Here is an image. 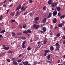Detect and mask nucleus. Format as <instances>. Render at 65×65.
<instances>
[{
	"label": "nucleus",
	"instance_id": "1",
	"mask_svg": "<svg viewBox=\"0 0 65 65\" xmlns=\"http://www.w3.org/2000/svg\"><path fill=\"white\" fill-rule=\"evenodd\" d=\"M33 27V28H35V29H37L39 28L40 26L39 25H37V24H35L34 25Z\"/></svg>",
	"mask_w": 65,
	"mask_h": 65
},
{
	"label": "nucleus",
	"instance_id": "2",
	"mask_svg": "<svg viewBox=\"0 0 65 65\" xmlns=\"http://www.w3.org/2000/svg\"><path fill=\"white\" fill-rule=\"evenodd\" d=\"M27 6H26V7H25L24 8V6H22L21 8V10H23L22 11H24L27 8Z\"/></svg>",
	"mask_w": 65,
	"mask_h": 65
},
{
	"label": "nucleus",
	"instance_id": "3",
	"mask_svg": "<svg viewBox=\"0 0 65 65\" xmlns=\"http://www.w3.org/2000/svg\"><path fill=\"white\" fill-rule=\"evenodd\" d=\"M57 5V3H53L51 5V6L52 7H55L56 6V5Z\"/></svg>",
	"mask_w": 65,
	"mask_h": 65
},
{
	"label": "nucleus",
	"instance_id": "4",
	"mask_svg": "<svg viewBox=\"0 0 65 65\" xmlns=\"http://www.w3.org/2000/svg\"><path fill=\"white\" fill-rule=\"evenodd\" d=\"M52 14L54 16H55L57 15V10H55L53 12Z\"/></svg>",
	"mask_w": 65,
	"mask_h": 65
},
{
	"label": "nucleus",
	"instance_id": "5",
	"mask_svg": "<svg viewBox=\"0 0 65 65\" xmlns=\"http://www.w3.org/2000/svg\"><path fill=\"white\" fill-rule=\"evenodd\" d=\"M21 8V5H20L19 6H18L16 8V10L17 11L19 10V9Z\"/></svg>",
	"mask_w": 65,
	"mask_h": 65
},
{
	"label": "nucleus",
	"instance_id": "6",
	"mask_svg": "<svg viewBox=\"0 0 65 65\" xmlns=\"http://www.w3.org/2000/svg\"><path fill=\"white\" fill-rule=\"evenodd\" d=\"M57 9L58 11H60V10H61V8L60 7H56L55 8V10H57Z\"/></svg>",
	"mask_w": 65,
	"mask_h": 65
},
{
	"label": "nucleus",
	"instance_id": "7",
	"mask_svg": "<svg viewBox=\"0 0 65 65\" xmlns=\"http://www.w3.org/2000/svg\"><path fill=\"white\" fill-rule=\"evenodd\" d=\"M3 49V50H5L7 51V50H8L9 49V48L8 47H4Z\"/></svg>",
	"mask_w": 65,
	"mask_h": 65
},
{
	"label": "nucleus",
	"instance_id": "8",
	"mask_svg": "<svg viewBox=\"0 0 65 65\" xmlns=\"http://www.w3.org/2000/svg\"><path fill=\"white\" fill-rule=\"evenodd\" d=\"M46 18H44L42 21L43 23H46Z\"/></svg>",
	"mask_w": 65,
	"mask_h": 65
},
{
	"label": "nucleus",
	"instance_id": "9",
	"mask_svg": "<svg viewBox=\"0 0 65 65\" xmlns=\"http://www.w3.org/2000/svg\"><path fill=\"white\" fill-rule=\"evenodd\" d=\"M52 0H49L48 3V4L49 5H51L52 4Z\"/></svg>",
	"mask_w": 65,
	"mask_h": 65
},
{
	"label": "nucleus",
	"instance_id": "10",
	"mask_svg": "<svg viewBox=\"0 0 65 65\" xmlns=\"http://www.w3.org/2000/svg\"><path fill=\"white\" fill-rule=\"evenodd\" d=\"M23 64L24 65H27L28 64V61H24L23 62Z\"/></svg>",
	"mask_w": 65,
	"mask_h": 65
},
{
	"label": "nucleus",
	"instance_id": "11",
	"mask_svg": "<svg viewBox=\"0 0 65 65\" xmlns=\"http://www.w3.org/2000/svg\"><path fill=\"white\" fill-rule=\"evenodd\" d=\"M42 30L44 32H46V28L45 27H43Z\"/></svg>",
	"mask_w": 65,
	"mask_h": 65
},
{
	"label": "nucleus",
	"instance_id": "12",
	"mask_svg": "<svg viewBox=\"0 0 65 65\" xmlns=\"http://www.w3.org/2000/svg\"><path fill=\"white\" fill-rule=\"evenodd\" d=\"M53 23H57V20H56V18H54L53 20Z\"/></svg>",
	"mask_w": 65,
	"mask_h": 65
},
{
	"label": "nucleus",
	"instance_id": "13",
	"mask_svg": "<svg viewBox=\"0 0 65 65\" xmlns=\"http://www.w3.org/2000/svg\"><path fill=\"white\" fill-rule=\"evenodd\" d=\"M13 64H14V65H18V63H17V61H13Z\"/></svg>",
	"mask_w": 65,
	"mask_h": 65
},
{
	"label": "nucleus",
	"instance_id": "14",
	"mask_svg": "<svg viewBox=\"0 0 65 65\" xmlns=\"http://www.w3.org/2000/svg\"><path fill=\"white\" fill-rule=\"evenodd\" d=\"M50 51H53V50H54V47H53V46H51L50 47Z\"/></svg>",
	"mask_w": 65,
	"mask_h": 65
},
{
	"label": "nucleus",
	"instance_id": "15",
	"mask_svg": "<svg viewBox=\"0 0 65 65\" xmlns=\"http://www.w3.org/2000/svg\"><path fill=\"white\" fill-rule=\"evenodd\" d=\"M46 42H47V39L46 38L44 40V44H45L46 43Z\"/></svg>",
	"mask_w": 65,
	"mask_h": 65
},
{
	"label": "nucleus",
	"instance_id": "16",
	"mask_svg": "<svg viewBox=\"0 0 65 65\" xmlns=\"http://www.w3.org/2000/svg\"><path fill=\"white\" fill-rule=\"evenodd\" d=\"M15 22V21L14 20H11L10 21V23H14V22Z\"/></svg>",
	"mask_w": 65,
	"mask_h": 65
},
{
	"label": "nucleus",
	"instance_id": "17",
	"mask_svg": "<svg viewBox=\"0 0 65 65\" xmlns=\"http://www.w3.org/2000/svg\"><path fill=\"white\" fill-rule=\"evenodd\" d=\"M51 15H52V13H49L48 15L47 16V18H50V17H51Z\"/></svg>",
	"mask_w": 65,
	"mask_h": 65
},
{
	"label": "nucleus",
	"instance_id": "18",
	"mask_svg": "<svg viewBox=\"0 0 65 65\" xmlns=\"http://www.w3.org/2000/svg\"><path fill=\"white\" fill-rule=\"evenodd\" d=\"M27 31V33H31V31L30 29H28Z\"/></svg>",
	"mask_w": 65,
	"mask_h": 65
},
{
	"label": "nucleus",
	"instance_id": "19",
	"mask_svg": "<svg viewBox=\"0 0 65 65\" xmlns=\"http://www.w3.org/2000/svg\"><path fill=\"white\" fill-rule=\"evenodd\" d=\"M50 57H51V55L50 54L48 55L47 56V59L48 60H50Z\"/></svg>",
	"mask_w": 65,
	"mask_h": 65
},
{
	"label": "nucleus",
	"instance_id": "20",
	"mask_svg": "<svg viewBox=\"0 0 65 65\" xmlns=\"http://www.w3.org/2000/svg\"><path fill=\"white\" fill-rule=\"evenodd\" d=\"M50 52V51L48 50H46L45 51V52L46 53H49Z\"/></svg>",
	"mask_w": 65,
	"mask_h": 65
},
{
	"label": "nucleus",
	"instance_id": "21",
	"mask_svg": "<svg viewBox=\"0 0 65 65\" xmlns=\"http://www.w3.org/2000/svg\"><path fill=\"white\" fill-rule=\"evenodd\" d=\"M5 32V30L4 29L0 32V34L3 33H4Z\"/></svg>",
	"mask_w": 65,
	"mask_h": 65
},
{
	"label": "nucleus",
	"instance_id": "22",
	"mask_svg": "<svg viewBox=\"0 0 65 65\" xmlns=\"http://www.w3.org/2000/svg\"><path fill=\"white\" fill-rule=\"evenodd\" d=\"M26 27H27V25H26V24H24L23 25V28H26Z\"/></svg>",
	"mask_w": 65,
	"mask_h": 65
},
{
	"label": "nucleus",
	"instance_id": "23",
	"mask_svg": "<svg viewBox=\"0 0 65 65\" xmlns=\"http://www.w3.org/2000/svg\"><path fill=\"white\" fill-rule=\"evenodd\" d=\"M63 26V25L61 24H59L58 25V27H60V28H61L62 27V26Z\"/></svg>",
	"mask_w": 65,
	"mask_h": 65
},
{
	"label": "nucleus",
	"instance_id": "24",
	"mask_svg": "<svg viewBox=\"0 0 65 65\" xmlns=\"http://www.w3.org/2000/svg\"><path fill=\"white\" fill-rule=\"evenodd\" d=\"M39 19V17H36L35 19H34V20L37 21V20H38Z\"/></svg>",
	"mask_w": 65,
	"mask_h": 65
},
{
	"label": "nucleus",
	"instance_id": "25",
	"mask_svg": "<svg viewBox=\"0 0 65 65\" xmlns=\"http://www.w3.org/2000/svg\"><path fill=\"white\" fill-rule=\"evenodd\" d=\"M60 48V46H58V47H56V49L55 50V51H57V50H58V51H59L60 49L59 48Z\"/></svg>",
	"mask_w": 65,
	"mask_h": 65
},
{
	"label": "nucleus",
	"instance_id": "26",
	"mask_svg": "<svg viewBox=\"0 0 65 65\" xmlns=\"http://www.w3.org/2000/svg\"><path fill=\"white\" fill-rule=\"evenodd\" d=\"M12 37H13V36H15V34L13 32H12Z\"/></svg>",
	"mask_w": 65,
	"mask_h": 65
},
{
	"label": "nucleus",
	"instance_id": "27",
	"mask_svg": "<svg viewBox=\"0 0 65 65\" xmlns=\"http://www.w3.org/2000/svg\"><path fill=\"white\" fill-rule=\"evenodd\" d=\"M65 17V15H62V16H61L60 17V18L61 19H63V18H64Z\"/></svg>",
	"mask_w": 65,
	"mask_h": 65
},
{
	"label": "nucleus",
	"instance_id": "28",
	"mask_svg": "<svg viewBox=\"0 0 65 65\" xmlns=\"http://www.w3.org/2000/svg\"><path fill=\"white\" fill-rule=\"evenodd\" d=\"M34 23H35V24H37V20H36L35 19H34Z\"/></svg>",
	"mask_w": 65,
	"mask_h": 65
},
{
	"label": "nucleus",
	"instance_id": "29",
	"mask_svg": "<svg viewBox=\"0 0 65 65\" xmlns=\"http://www.w3.org/2000/svg\"><path fill=\"white\" fill-rule=\"evenodd\" d=\"M19 13H20V12L19 11H17L16 13V14L15 15L16 16H17V15H18L19 14Z\"/></svg>",
	"mask_w": 65,
	"mask_h": 65
},
{
	"label": "nucleus",
	"instance_id": "30",
	"mask_svg": "<svg viewBox=\"0 0 65 65\" xmlns=\"http://www.w3.org/2000/svg\"><path fill=\"white\" fill-rule=\"evenodd\" d=\"M37 64V61H35L34 62V64H33V65H36Z\"/></svg>",
	"mask_w": 65,
	"mask_h": 65
},
{
	"label": "nucleus",
	"instance_id": "31",
	"mask_svg": "<svg viewBox=\"0 0 65 65\" xmlns=\"http://www.w3.org/2000/svg\"><path fill=\"white\" fill-rule=\"evenodd\" d=\"M40 32H41V34H44V32L42 30H41L40 31Z\"/></svg>",
	"mask_w": 65,
	"mask_h": 65
},
{
	"label": "nucleus",
	"instance_id": "32",
	"mask_svg": "<svg viewBox=\"0 0 65 65\" xmlns=\"http://www.w3.org/2000/svg\"><path fill=\"white\" fill-rule=\"evenodd\" d=\"M22 32H20L18 34V35H22Z\"/></svg>",
	"mask_w": 65,
	"mask_h": 65
},
{
	"label": "nucleus",
	"instance_id": "33",
	"mask_svg": "<svg viewBox=\"0 0 65 65\" xmlns=\"http://www.w3.org/2000/svg\"><path fill=\"white\" fill-rule=\"evenodd\" d=\"M27 50L28 51H30V50H31V48L30 47L28 46L27 48Z\"/></svg>",
	"mask_w": 65,
	"mask_h": 65
},
{
	"label": "nucleus",
	"instance_id": "34",
	"mask_svg": "<svg viewBox=\"0 0 65 65\" xmlns=\"http://www.w3.org/2000/svg\"><path fill=\"white\" fill-rule=\"evenodd\" d=\"M3 19V16L2 15H1L0 17V20H2Z\"/></svg>",
	"mask_w": 65,
	"mask_h": 65
},
{
	"label": "nucleus",
	"instance_id": "35",
	"mask_svg": "<svg viewBox=\"0 0 65 65\" xmlns=\"http://www.w3.org/2000/svg\"><path fill=\"white\" fill-rule=\"evenodd\" d=\"M26 40L24 41L22 43V45H24V44H25V43H26Z\"/></svg>",
	"mask_w": 65,
	"mask_h": 65
},
{
	"label": "nucleus",
	"instance_id": "36",
	"mask_svg": "<svg viewBox=\"0 0 65 65\" xmlns=\"http://www.w3.org/2000/svg\"><path fill=\"white\" fill-rule=\"evenodd\" d=\"M55 45H56L57 46V47H58V46H59V44H58V43H56L55 44Z\"/></svg>",
	"mask_w": 65,
	"mask_h": 65
},
{
	"label": "nucleus",
	"instance_id": "37",
	"mask_svg": "<svg viewBox=\"0 0 65 65\" xmlns=\"http://www.w3.org/2000/svg\"><path fill=\"white\" fill-rule=\"evenodd\" d=\"M65 39V36H62V39Z\"/></svg>",
	"mask_w": 65,
	"mask_h": 65
},
{
	"label": "nucleus",
	"instance_id": "38",
	"mask_svg": "<svg viewBox=\"0 0 65 65\" xmlns=\"http://www.w3.org/2000/svg\"><path fill=\"white\" fill-rule=\"evenodd\" d=\"M17 62H18V63H20L21 62H22V60L21 59L19 60H18Z\"/></svg>",
	"mask_w": 65,
	"mask_h": 65
},
{
	"label": "nucleus",
	"instance_id": "39",
	"mask_svg": "<svg viewBox=\"0 0 65 65\" xmlns=\"http://www.w3.org/2000/svg\"><path fill=\"white\" fill-rule=\"evenodd\" d=\"M56 36L57 37H59L60 36V34L59 33H58L56 35Z\"/></svg>",
	"mask_w": 65,
	"mask_h": 65
},
{
	"label": "nucleus",
	"instance_id": "40",
	"mask_svg": "<svg viewBox=\"0 0 65 65\" xmlns=\"http://www.w3.org/2000/svg\"><path fill=\"white\" fill-rule=\"evenodd\" d=\"M41 46V45H40V44H38V46L37 47V48H39Z\"/></svg>",
	"mask_w": 65,
	"mask_h": 65
},
{
	"label": "nucleus",
	"instance_id": "41",
	"mask_svg": "<svg viewBox=\"0 0 65 65\" xmlns=\"http://www.w3.org/2000/svg\"><path fill=\"white\" fill-rule=\"evenodd\" d=\"M29 1V2L30 3H32L33 2V1L32 0H28Z\"/></svg>",
	"mask_w": 65,
	"mask_h": 65
},
{
	"label": "nucleus",
	"instance_id": "42",
	"mask_svg": "<svg viewBox=\"0 0 65 65\" xmlns=\"http://www.w3.org/2000/svg\"><path fill=\"white\" fill-rule=\"evenodd\" d=\"M64 24H65V22L64 21H62V23H61V24L62 25H64Z\"/></svg>",
	"mask_w": 65,
	"mask_h": 65
},
{
	"label": "nucleus",
	"instance_id": "43",
	"mask_svg": "<svg viewBox=\"0 0 65 65\" xmlns=\"http://www.w3.org/2000/svg\"><path fill=\"white\" fill-rule=\"evenodd\" d=\"M23 33H24V34H27V31H24L23 32Z\"/></svg>",
	"mask_w": 65,
	"mask_h": 65
},
{
	"label": "nucleus",
	"instance_id": "44",
	"mask_svg": "<svg viewBox=\"0 0 65 65\" xmlns=\"http://www.w3.org/2000/svg\"><path fill=\"white\" fill-rule=\"evenodd\" d=\"M26 47V46L24 45H22V47L23 48H25Z\"/></svg>",
	"mask_w": 65,
	"mask_h": 65
},
{
	"label": "nucleus",
	"instance_id": "45",
	"mask_svg": "<svg viewBox=\"0 0 65 65\" xmlns=\"http://www.w3.org/2000/svg\"><path fill=\"white\" fill-rule=\"evenodd\" d=\"M46 62L47 63H51V62L48 60L46 61Z\"/></svg>",
	"mask_w": 65,
	"mask_h": 65
},
{
	"label": "nucleus",
	"instance_id": "46",
	"mask_svg": "<svg viewBox=\"0 0 65 65\" xmlns=\"http://www.w3.org/2000/svg\"><path fill=\"white\" fill-rule=\"evenodd\" d=\"M47 14H45L44 15V17H47Z\"/></svg>",
	"mask_w": 65,
	"mask_h": 65
},
{
	"label": "nucleus",
	"instance_id": "47",
	"mask_svg": "<svg viewBox=\"0 0 65 65\" xmlns=\"http://www.w3.org/2000/svg\"><path fill=\"white\" fill-rule=\"evenodd\" d=\"M29 15H30V17H32V16H33V14H32V13H29Z\"/></svg>",
	"mask_w": 65,
	"mask_h": 65
},
{
	"label": "nucleus",
	"instance_id": "48",
	"mask_svg": "<svg viewBox=\"0 0 65 65\" xmlns=\"http://www.w3.org/2000/svg\"><path fill=\"white\" fill-rule=\"evenodd\" d=\"M8 53H12V51L9 50L8 51Z\"/></svg>",
	"mask_w": 65,
	"mask_h": 65
},
{
	"label": "nucleus",
	"instance_id": "49",
	"mask_svg": "<svg viewBox=\"0 0 65 65\" xmlns=\"http://www.w3.org/2000/svg\"><path fill=\"white\" fill-rule=\"evenodd\" d=\"M40 43H41V42L40 41H39V42H38V43H37V44H40Z\"/></svg>",
	"mask_w": 65,
	"mask_h": 65
},
{
	"label": "nucleus",
	"instance_id": "50",
	"mask_svg": "<svg viewBox=\"0 0 65 65\" xmlns=\"http://www.w3.org/2000/svg\"><path fill=\"white\" fill-rule=\"evenodd\" d=\"M27 11H26L23 14H24V15H26V14H27Z\"/></svg>",
	"mask_w": 65,
	"mask_h": 65
},
{
	"label": "nucleus",
	"instance_id": "51",
	"mask_svg": "<svg viewBox=\"0 0 65 65\" xmlns=\"http://www.w3.org/2000/svg\"><path fill=\"white\" fill-rule=\"evenodd\" d=\"M60 62H61V60H59L57 62V63H60Z\"/></svg>",
	"mask_w": 65,
	"mask_h": 65
},
{
	"label": "nucleus",
	"instance_id": "52",
	"mask_svg": "<svg viewBox=\"0 0 65 65\" xmlns=\"http://www.w3.org/2000/svg\"><path fill=\"white\" fill-rule=\"evenodd\" d=\"M58 16L59 17H60V16H61V15L60 14V12H59L58 13Z\"/></svg>",
	"mask_w": 65,
	"mask_h": 65
},
{
	"label": "nucleus",
	"instance_id": "53",
	"mask_svg": "<svg viewBox=\"0 0 65 65\" xmlns=\"http://www.w3.org/2000/svg\"><path fill=\"white\" fill-rule=\"evenodd\" d=\"M47 54V53L46 52H45V53L44 54V56H46Z\"/></svg>",
	"mask_w": 65,
	"mask_h": 65
},
{
	"label": "nucleus",
	"instance_id": "54",
	"mask_svg": "<svg viewBox=\"0 0 65 65\" xmlns=\"http://www.w3.org/2000/svg\"><path fill=\"white\" fill-rule=\"evenodd\" d=\"M7 61H8V62H9L10 61V60L9 59H7Z\"/></svg>",
	"mask_w": 65,
	"mask_h": 65
},
{
	"label": "nucleus",
	"instance_id": "55",
	"mask_svg": "<svg viewBox=\"0 0 65 65\" xmlns=\"http://www.w3.org/2000/svg\"><path fill=\"white\" fill-rule=\"evenodd\" d=\"M13 5V4H12L11 5H10L9 7H11V6H12Z\"/></svg>",
	"mask_w": 65,
	"mask_h": 65
},
{
	"label": "nucleus",
	"instance_id": "56",
	"mask_svg": "<svg viewBox=\"0 0 65 65\" xmlns=\"http://www.w3.org/2000/svg\"><path fill=\"white\" fill-rule=\"evenodd\" d=\"M22 39H23V40H26V38L25 37H22Z\"/></svg>",
	"mask_w": 65,
	"mask_h": 65
},
{
	"label": "nucleus",
	"instance_id": "57",
	"mask_svg": "<svg viewBox=\"0 0 65 65\" xmlns=\"http://www.w3.org/2000/svg\"><path fill=\"white\" fill-rule=\"evenodd\" d=\"M51 29H52L53 28V26L52 25H51L50 26Z\"/></svg>",
	"mask_w": 65,
	"mask_h": 65
},
{
	"label": "nucleus",
	"instance_id": "58",
	"mask_svg": "<svg viewBox=\"0 0 65 65\" xmlns=\"http://www.w3.org/2000/svg\"><path fill=\"white\" fill-rule=\"evenodd\" d=\"M15 58H13L12 59V60H13H13H15Z\"/></svg>",
	"mask_w": 65,
	"mask_h": 65
},
{
	"label": "nucleus",
	"instance_id": "59",
	"mask_svg": "<svg viewBox=\"0 0 65 65\" xmlns=\"http://www.w3.org/2000/svg\"><path fill=\"white\" fill-rule=\"evenodd\" d=\"M6 5H6L4 4V5H3V6L4 7H6Z\"/></svg>",
	"mask_w": 65,
	"mask_h": 65
},
{
	"label": "nucleus",
	"instance_id": "60",
	"mask_svg": "<svg viewBox=\"0 0 65 65\" xmlns=\"http://www.w3.org/2000/svg\"><path fill=\"white\" fill-rule=\"evenodd\" d=\"M22 56V54H20L19 55V56L18 57H21Z\"/></svg>",
	"mask_w": 65,
	"mask_h": 65
},
{
	"label": "nucleus",
	"instance_id": "61",
	"mask_svg": "<svg viewBox=\"0 0 65 65\" xmlns=\"http://www.w3.org/2000/svg\"><path fill=\"white\" fill-rule=\"evenodd\" d=\"M57 28H58V27L56 26L55 27L54 29H56Z\"/></svg>",
	"mask_w": 65,
	"mask_h": 65
},
{
	"label": "nucleus",
	"instance_id": "62",
	"mask_svg": "<svg viewBox=\"0 0 65 65\" xmlns=\"http://www.w3.org/2000/svg\"><path fill=\"white\" fill-rule=\"evenodd\" d=\"M65 41L64 40L63 42V44H65Z\"/></svg>",
	"mask_w": 65,
	"mask_h": 65
},
{
	"label": "nucleus",
	"instance_id": "63",
	"mask_svg": "<svg viewBox=\"0 0 65 65\" xmlns=\"http://www.w3.org/2000/svg\"><path fill=\"white\" fill-rule=\"evenodd\" d=\"M3 47H5L6 45H3V46H2Z\"/></svg>",
	"mask_w": 65,
	"mask_h": 65
},
{
	"label": "nucleus",
	"instance_id": "64",
	"mask_svg": "<svg viewBox=\"0 0 65 65\" xmlns=\"http://www.w3.org/2000/svg\"><path fill=\"white\" fill-rule=\"evenodd\" d=\"M64 58V59H65V55H64L63 56Z\"/></svg>",
	"mask_w": 65,
	"mask_h": 65
}]
</instances>
